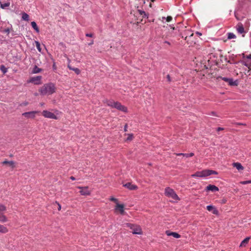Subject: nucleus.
<instances>
[{"mask_svg":"<svg viewBox=\"0 0 251 251\" xmlns=\"http://www.w3.org/2000/svg\"><path fill=\"white\" fill-rule=\"evenodd\" d=\"M221 78L225 81L227 82L231 86H237V83L236 81H234L232 79L226 77H222Z\"/></svg>","mask_w":251,"mask_h":251,"instance_id":"obj_13","label":"nucleus"},{"mask_svg":"<svg viewBox=\"0 0 251 251\" xmlns=\"http://www.w3.org/2000/svg\"><path fill=\"white\" fill-rule=\"evenodd\" d=\"M77 188L81 189L80 193L83 196H89L91 194V192L88 190V187L78 186Z\"/></svg>","mask_w":251,"mask_h":251,"instance_id":"obj_8","label":"nucleus"},{"mask_svg":"<svg viewBox=\"0 0 251 251\" xmlns=\"http://www.w3.org/2000/svg\"><path fill=\"white\" fill-rule=\"evenodd\" d=\"M194 154L193 153H188V155H189V157H192L193 156H194Z\"/></svg>","mask_w":251,"mask_h":251,"instance_id":"obj_46","label":"nucleus"},{"mask_svg":"<svg viewBox=\"0 0 251 251\" xmlns=\"http://www.w3.org/2000/svg\"><path fill=\"white\" fill-rule=\"evenodd\" d=\"M94 44V41L93 40H92L91 41V42H90L89 44H88V45L90 46V45H92Z\"/></svg>","mask_w":251,"mask_h":251,"instance_id":"obj_48","label":"nucleus"},{"mask_svg":"<svg viewBox=\"0 0 251 251\" xmlns=\"http://www.w3.org/2000/svg\"><path fill=\"white\" fill-rule=\"evenodd\" d=\"M176 155L177 156H183V153H177L176 154Z\"/></svg>","mask_w":251,"mask_h":251,"instance_id":"obj_50","label":"nucleus"},{"mask_svg":"<svg viewBox=\"0 0 251 251\" xmlns=\"http://www.w3.org/2000/svg\"><path fill=\"white\" fill-rule=\"evenodd\" d=\"M56 88L53 83H50L44 84L39 89V92L42 95H50L55 93Z\"/></svg>","mask_w":251,"mask_h":251,"instance_id":"obj_1","label":"nucleus"},{"mask_svg":"<svg viewBox=\"0 0 251 251\" xmlns=\"http://www.w3.org/2000/svg\"><path fill=\"white\" fill-rule=\"evenodd\" d=\"M70 179H71V180H75V177H74L73 176H71L70 177Z\"/></svg>","mask_w":251,"mask_h":251,"instance_id":"obj_49","label":"nucleus"},{"mask_svg":"<svg viewBox=\"0 0 251 251\" xmlns=\"http://www.w3.org/2000/svg\"><path fill=\"white\" fill-rule=\"evenodd\" d=\"M133 135L132 134H128V137L127 138V140H131L133 139Z\"/></svg>","mask_w":251,"mask_h":251,"instance_id":"obj_36","label":"nucleus"},{"mask_svg":"<svg viewBox=\"0 0 251 251\" xmlns=\"http://www.w3.org/2000/svg\"><path fill=\"white\" fill-rule=\"evenodd\" d=\"M41 76H40L34 77L31 78L30 79L29 82L33 83L36 85H38L41 83Z\"/></svg>","mask_w":251,"mask_h":251,"instance_id":"obj_12","label":"nucleus"},{"mask_svg":"<svg viewBox=\"0 0 251 251\" xmlns=\"http://www.w3.org/2000/svg\"><path fill=\"white\" fill-rule=\"evenodd\" d=\"M1 163L3 165H8L12 169H14L16 167V162L13 161H7L5 160L3 161Z\"/></svg>","mask_w":251,"mask_h":251,"instance_id":"obj_14","label":"nucleus"},{"mask_svg":"<svg viewBox=\"0 0 251 251\" xmlns=\"http://www.w3.org/2000/svg\"><path fill=\"white\" fill-rule=\"evenodd\" d=\"M187 38V37H186L185 38V40H186Z\"/></svg>","mask_w":251,"mask_h":251,"instance_id":"obj_56","label":"nucleus"},{"mask_svg":"<svg viewBox=\"0 0 251 251\" xmlns=\"http://www.w3.org/2000/svg\"><path fill=\"white\" fill-rule=\"evenodd\" d=\"M243 59L241 61L242 63L245 66L249 68V71L251 70V59H246L245 54H243Z\"/></svg>","mask_w":251,"mask_h":251,"instance_id":"obj_9","label":"nucleus"},{"mask_svg":"<svg viewBox=\"0 0 251 251\" xmlns=\"http://www.w3.org/2000/svg\"><path fill=\"white\" fill-rule=\"evenodd\" d=\"M137 12L140 16L142 17V18H148L146 12L144 11L141 10H138Z\"/></svg>","mask_w":251,"mask_h":251,"instance_id":"obj_24","label":"nucleus"},{"mask_svg":"<svg viewBox=\"0 0 251 251\" xmlns=\"http://www.w3.org/2000/svg\"><path fill=\"white\" fill-rule=\"evenodd\" d=\"M233 167H235L238 171L243 170L244 169V167L240 163H234L233 164Z\"/></svg>","mask_w":251,"mask_h":251,"instance_id":"obj_21","label":"nucleus"},{"mask_svg":"<svg viewBox=\"0 0 251 251\" xmlns=\"http://www.w3.org/2000/svg\"><path fill=\"white\" fill-rule=\"evenodd\" d=\"M127 125L126 124L125 126V127H124V130H125V131H127Z\"/></svg>","mask_w":251,"mask_h":251,"instance_id":"obj_44","label":"nucleus"},{"mask_svg":"<svg viewBox=\"0 0 251 251\" xmlns=\"http://www.w3.org/2000/svg\"><path fill=\"white\" fill-rule=\"evenodd\" d=\"M55 203L58 205V210H60L61 209V205L58 202H57V201H56Z\"/></svg>","mask_w":251,"mask_h":251,"instance_id":"obj_40","label":"nucleus"},{"mask_svg":"<svg viewBox=\"0 0 251 251\" xmlns=\"http://www.w3.org/2000/svg\"><path fill=\"white\" fill-rule=\"evenodd\" d=\"M74 71L75 72V73L77 75H78L80 73V71L79 69L78 68H75V69H74Z\"/></svg>","mask_w":251,"mask_h":251,"instance_id":"obj_34","label":"nucleus"},{"mask_svg":"<svg viewBox=\"0 0 251 251\" xmlns=\"http://www.w3.org/2000/svg\"><path fill=\"white\" fill-rule=\"evenodd\" d=\"M236 38L235 35L233 33H228L227 34V38L228 39H234Z\"/></svg>","mask_w":251,"mask_h":251,"instance_id":"obj_29","label":"nucleus"},{"mask_svg":"<svg viewBox=\"0 0 251 251\" xmlns=\"http://www.w3.org/2000/svg\"><path fill=\"white\" fill-rule=\"evenodd\" d=\"M206 209L209 211H212L214 214L217 215L218 214V211L212 205L207 206Z\"/></svg>","mask_w":251,"mask_h":251,"instance_id":"obj_18","label":"nucleus"},{"mask_svg":"<svg viewBox=\"0 0 251 251\" xmlns=\"http://www.w3.org/2000/svg\"><path fill=\"white\" fill-rule=\"evenodd\" d=\"M206 190L207 191H211L213 192H216V191H219V188L215 185L209 184L206 187Z\"/></svg>","mask_w":251,"mask_h":251,"instance_id":"obj_16","label":"nucleus"},{"mask_svg":"<svg viewBox=\"0 0 251 251\" xmlns=\"http://www.w3.org/2000/svg\"><path fill=\"white\" fill-rule=\"evenodd\" d=\"M124 207V204L117 203L115 208V212H119L121 215H124L125 214Z\"/></svg>","mask_w":251,"mask_h":251,"instance_id":"obj_7","label":"nucleus"},{"mask_svg":"<svg viewBox=\"0 0 251 251\" xmlns=\"http://www.w3.org/2000/svg\"><path fill=\"white\" fill-rule=\"evenodd\" d=\"M165 43L168 44V45H170V43L168 41H165Z\"/></svg>","mask_w":251,"mask_h":251,"instance_id":"obj_52","label":"nucleus"},{"mask_svg":"<svg viewBox=\"0 0 251 251\" xmlns=\"http://www.w3.org/2000/svg\"><path fill=\"white\" fill-rule=\"evenodd\" d=\"M236 29L237 31L239 33H244L245 32L244 27L243 25L241 23H238L236 26Z\"/></svg>","mask_w":251,"mask_h":251,"instance_id":"obj_17","label":"nucleus"},{"mask_svg":"<svg viewBox=\"0 0 251 251\" xmlns=\"http://www.w3.org/2000/svg\"><path fill=\"white\" fill-rule=\"evenodd\" d=\"M125 227H129L132 230V233L134 234H141L142 231L141 227L136 225L132 224L130 223L125 224Z\"/></svg>","mask_w":251,"mask_h":251,"instance_id":"obj_2","label":"nucleus"},{"mask_svg":"<svg viewBox=\"0 0 251 251\" xmlns=\"http://www.w3.org/2000/svg\"><path fill=\"white\" fill-rule=\"evenodd\" d=\"M22 18L23 20H24L25 21H29V15L25 12H24L22 13Z\"/></svg>","mask_w":251,"mask_h":251,"instance_id":"obj_26","label":"nucleus"},{"mask_svg":"<svg viewBox=\"0 0 251 251\" xmlns=\"http://www.w3.org/2000/svg\"><path fill=\"white\" fill-rule=\"evenodd\" d=\"M114 108L117 109L119 110L125 112H126L127 111V109L126 107H125L124 105H122L121 103L117 101L115 103Z\"/></svg>","mask_w":251,"mask_h":251,"instance_id":"obj_11","label":"nucleus"},{"mask_svg":"<svg viewBox=\"0 0 251 251\" xmlns=\"http://www.w3.org/2000/svg\"><path fill=\"white\" fill-rule=\"evenodd\" d=\"M251 239V237H246L244 240H243L240 245V247H245L246 244H247L250 239Z\"/></svg>","mask_w":251,"mask_h":251,"instance_id":"obj_22","label":"nucleus"},{"mask_svg":"<svg viewBox=\"0 0 251 251\" xmlns=\"http://www.w3.org/2000/svg\"><path fill=\"white\" fill-rule=\"evenodd\" d=\"M106 102L108 106L114 108V105L116 102L114 101L113 100H106Z\"/></svg>","mask_w":251,"mask_h":251,"instance_id":"obj_25","label":"nucleus"},{"mask_svg":"<svg viewBox=\"0 0 251 251\" xmlns=\"http://www.w3.org/2000/svg\"><path fill=\"white\" fill-rule=\"evenodd\" d=\"M27 104H28V103H27V102H26V103H25L24 105H27Z\"/></svg>","mask_w":251,"mask_h":251,"instance_id":"obj_53","label":"nucleus"},{"mask_svg":"<svg viewBox=\"0 0 251 251\" xmlns=\"http://www.w3.org/2000/svg\"><path fill=\"white\" fill-rule=\"evenodd\" d=\"M152 2H154L155 0H151Z\"/></svg>","mask_w":251,"mask_h":251,"instance_id":"obj_55","label":"nucleus"},{"mask_svg":"<svg viewBox=\"0 0 251 251\" xmlns=\"http://www.w3.org/2000/svg\"><path fill=\"white\" fill-rule=\"evenodd\" d=\"M165 194L166 196L172 198L175 201L178 200V197L176 194L175 193L173 189L170 188V187H167L165 189Z\"/></svg>","mask_w":251,"mask_h":251,"instance_id":"obj_3","label":"nucleus"},{"mask_svg":"<svg viewBox=\"0 0 251 251\" xmlns=\"http://www.w3.org/2000/svg\"><path fill=\"white\" fill-rule=\"evenodd\" d=\"M241 183L242 184H247L248 183H251V180L242 181Z\"/></svg>","mask_w":251,"mask_h":251,"instance_id":"obj_38","label":"nucleus"},{"mask_svg":"<svg viewBox=\"0 0 251 251\" xmlns=\"http://www.w3.org/2000/svg\"><path fill=\"white\" fill-rule=\"evenodd\" d=\"M31 25L32 27V28L37 32H39V29L36 24V23L35 22H31Z\"/></svg>","mask_w":251,"mask_h":251,"instance_id":"obj_23","label":"nucleus"},{"mask_svg":"<svg viewBox=\"0 0 251 251\" xmlns=\"http://www.w3.org/2000/svg\"><path fill=\"white\" fill-rule=\"evenodd\" d=\"M124 186L131 190H136L137 189V186L136 185L132 184L129 182L125 184Z\"/></svg>","mask_w":251,"mask_h":251,"instance_id":"obj_19","label":"nucleus"},{"mask_svg":"<svg viewBox=\"0 0 251 251\" xmlns=\"http://www.w3.org/2000/svg\"><path fill=\"white\" fill-rule=\"evenodd\" d=\"M0 69L3 74H5L7 72V69L4 65H1Z\"/></svg>","mask_w":251,"mask_h":251,"instance_id":"obj_30","label":"nucleus"},{"mask_svg":"<svg viewBox=\"0 0 251 251\" xmlns=\"http://www.w3.org/2000/svg\"><path fill=\"white\" fill-rule=\"evenodd\" d=\"M40 105H41V106H43V105H44V103H40Z\"/></svg>","mask_w":251,"mask_h":251,"instance_id":"obj_54","label":"nucleus"},{"mask_svg":"<svg viewBox=\"0 0 251 251\" xmlns=\"http://www.w3.org/2000/svg\"><path fill=\"white\" fill-rule=\"evenodd\" d=\"M8 232V229L2 225H0V233L5 234Z\"/></svg>","mask_w":251,"mask_h":251,"instance_id":"obj_20","label":"nucleus"},{"mask_svg":"<svg viewBox=\"0 0 251 251\" xmlns=\"http://www.w3.org/2000/svg\"><path fill=\"white\" fill-rule=\"evenodd\" d=\"M42 114L44 117L47 118L57 119V116L54 114L47 110H43L42 112Z\"/></svg>","mask_w":251,"mask_h":251,"instance_id":"obj_5","label":"nucleus"},{"mask_svg":"<svg viewBox=\"0 0 251 251\" xmlns=\"http://www.w3.org/2000/svg\"><path fill=\"white\" fill-rule=\"evenodd\" d=\"M0 7L2 9H5L6 7L9 6L10 5V2H5L4 3H2L1 2H0Z\"/></svg>","mask_w":251,"mask_h":251,"instance_id":"obj_27","label":"nucleus"},{"mask_svg":"<svg viewBox=\"0 0 251 251\" xmlns=\"http://www.w3.org/2000/svg\"><path fill=\"white\" fill-rule=\"evenodd\" d=\"M35 44H36V47L37 48L38 50L39 51H41V49L40 48V44L39 42H38V41H36L35 42Z\"/></svg>","mask_w":251,"mask_h":251,"instance_id":"obj_32","label":"nucleus"},{"mask_svg":"<svg viewBox=\"0 0 251 251\" xmlns=\"http://www.w3.org/2000/svg\"><path fill=\"white\" fill-rule=\"evenodd\" d=\"M68 68L71 70L74 71V69H75L76 68L72 67L69 64L68 65Z\"/></svg>","mask_w":251,"mask_h":251,"instance_id":"obj_39","label":"nucleus"},{"mask_svg":"<svg viewBox=\"0 0 251 251\" xmlns=\"http://www.w3.org/2000/svg\"><path fill=\"white\" fill-rule=\"evenodd\" d=\"M166 78L168 82H170L171 81V77L169 75H167Z\"/></svg>","mask_w":251,"mask_h":251,"instance_id":"obj_41","label":"nucleus"},{"mask_svg":"<svg viewBox=\"0 0 251 251\" xmlns=\"http://www.w3.org/2000/svg\"><path fill=\"white\" fill-rule=\"evenodd\" d=\"M109 200L111 201L115 202L116 204H117V203H118V200L117 199L114 198V197H111L109 199Z\"/></svg>","mask_w":251,"mask_h":251,"instance_id":"obj_33","label":"nucleus"},{"mask_svg":"<svg viewBox=\"0 0 251 251\" xmlns=\"http://www.w3.org/2000/svg\"><path fill=\"white\" fill-rule=\"evenodd\" d=\"M224 130V128H222V127H218V128H217V130L218 131H221V130Z\"/></svg>","mask_w":251,"mask_h":251,"instance_id":"obj_45","label":"nucleus"},{"mask_svg":"<svg viewBox=\"0 0 251 251\" xmlns=\"http://www.w3.org/2000/svg\"><path fill=\"white\" fill-rule=\"evenodd\" d=\"M192 177H206L207 176V174L206 173V170H203L201 172H197L194 174H193L191 175Z\"/></svg>","mask_w":251,"mask_h":251,"instance_id":"obj_10","label":"nucleus"},{"mask_svg":"<svg viewBox=\"0 0 251 251\" xmlns=\"http://www.w3.org/2000/svg\"><path fill=\"white\" fill-rule=\"evenodd\" d=\"M206 173L207 174V176H209L211 175H217L218 173L215 171L210 170H206Z\"/></svg>","mask_w":251,"mask_h":251,"instance_id":"obj_28","label":"nucleus"},{"mask_svg":"<svg viewBox=\"0 0 251 251\" xmlns=\"http://www.w3.org/2000/svg\"><path fill=\"white\" fill-rule=\"evenodd\" d=\"M41 70V69L39 68L37 66H35L33 68V73H35V74L38 73L40 72Z\"/></svg>","mask_w":251,"mask_h":251,"instance_id":"obj_31","label":"nucleus"},{"mask_svg":"<svg viewBox=\"0 0 251 251\" xmlns=\"http://www.w3.org/2000/svg\"><path fill=\"white\" fill-rule=\"evenodd\" d=\"M172 20V17L170 16H167V17L166 18V21L167 22H171V21Z\"/></svg>","mask_w":251,"mask_h":251,"instance_id":"obj_35","label":"nucleus"},{"mask_svg":"<svg viewBox=\"0 0 251 251\" xmlns=\"http://www.w3.org/2000/svg\"><path fill=\"white\" fill-rule=\"evenodd\" d=\"M245 58L247 59H249V58L251 59V54H249V55H245Z\"/></svg>","mask_w":251,"mask_h":251,"instance_id":"obj_43","label":"nucleus"},{"mask_svg":"<svg viewBox=\"0 0 251 251\" xmlns=\"http://www.w3.org/2000/svg\"><path fill=\"white\" fill-rule=\"evenodd\" d=\"M3 32L7 33V34H9L10 33V29L9 28H6L3 30Z\"/></svg>","mask_w":251,"mask_h":251,"instance_id":"obj_37","label":"nucleus"},{"mask_svg":"<svg viewBox=\"0 0 251 251\" xmlns=\"http://www.w3.org/2000/svg\"><path fill=\"white\" fill-rule=\"evenodd\" d=\"M86 36L89 37H92L93 36V34L92 33H86Z\"/></svg>","mask_w":251,"mask_h":251,"instance_id":"obj_42","label":"nucleus"},{"mask_svg":"<svg viewBox=\"0 0 251 251\" xmlns=\"http://www.w3.org/2000/svg\"><path fill=\"white\" fill-rule=\"evenodd\" d=\"M183 156L189 157L188 153H183Z\"/></svg>","mask_w":251,"mask_h":251,"instance_id":"obj_47","label":"nucleus"},{"mask_svg":"<svg viewBox=\"0 0 251 251\" xmlns=\"http://www.w3.org/2000/svg\"><path fill=\"white\" fill-rule=\"evenodd\" d=\"M166 234L168 236H172L175 238H179L180 237V235L176 232H171L169 230L166 231Z\"/></svg>","mask_w":251,"mask_h":251,"instance_id":"obj_15","label":"nucleus"},{"mask_svg":"<svg viewBox=\"0 0 251 251\" xmlns=\"http://www.w3.org/2000/svg\"><path fill=\"white\" fill-rule=\"evenodd\" d=\"M6 207L2 204H0V222L5 223L8 221V219L4 214V212L6 211Z\"/></svg>","mask_w":251,"mask_h":251,"instance_id":"obj_4","label":"nucleus"},{"mask_svg":"<svg viewBox=\"0 0 251 251\" xmlns=\"http://www.w3.org/2000/svg\"><path fill=\"white\" fill-rule=\"evenodd\" d=\"M235 124L237 125H245V124L242 123H236Z\"/></svg>","mask_w":251,"mask_h":251,"instance_id":"obj_51","label":"nucleus"},{"mask_svg":"<svg viewBox=\"0 0 251 251\" xmlns=\"http://www.w3.org/2000/svg\"><path fill=\"white\" fill-rule=\"evenodd\" d=\"M38 113V111H32L23 113L22 116H24L26 119H34L35 117L36 114Z\"/></svg>","mask_w":251,"mask_h":251,"instance_id":"obj_6","label":"nucleus"}]
</instances>
